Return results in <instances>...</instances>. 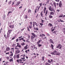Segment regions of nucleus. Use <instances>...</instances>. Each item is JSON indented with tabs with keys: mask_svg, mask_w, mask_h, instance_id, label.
Listing matches in <instances>:
<instances>
[{
	"mask_svg": "<svg viewBox=\"0 0 65 65\" xmlns=\"http://www.w3.org/2000/svg\"><path fill=\"white\" fill-rule=\"evenodd\" d=\"M55 12L53 11L50 12V15H54V14L55 13H54Z\"/></svg>",
	"mask_w": 65,
	"mask_h": 65,
	"instance_id": "9",
	"label": "nucleus"
},
{
	"mask_svg": "<svg viewBox=\"0 0 65 65\" xmlns=\"http://www.w3.org/2000/svg\"><path fill=\"white\" fill-rule=\"evenodd\" d=\"M6 58L7 59H9V57H7Z\"/></svg>",
	"mask_w": 65,
	"mask_h": 65,
	"instance_id": "64",
	"label": "nucleus"
},
{
	"mask_svg": "<svg viewBox=\"0 0 65 65\" xmlns=\"http://www.w3.org/2000/svg\"><path fill=\"white\" fill-rule=\"evenodd\" d=\"M32 23H33V27H34V26H35V22H33Z\"/></svg>",
	"mask_w": 65,
	"mask_h": 65,
	"instance_id": "31",
	"label": "nucleus"
},
{
	"mask_svg": "<svg viewBox=\"0 0 65 65\" xmlns=\"http://www.w3.org/2000/svg\"><path fill=\"white\" fill-rule=\"evenodd\" d=\"M51 46L52 47V48H53L54 47V45L52 44H51Z\"/></svg>",
	"mask_w": 65,
	"mask_h": 65,
	"instance_id": "42",
	"label": "nucleus"
},
{
	"mask_svg": "<svg viewBox=\"0 0 65 65\" xmlns=\"http://www.w3.org/2000/svg\"><path fill=\"white\" fill-rule=\"evenodd\" d=\"M44 57H43L42 58V60L43 61L44 60Z\"/></svg>",
	"mask_w": 65,
	"mask_h": 65,
	"instance_id": "39",
	"label": "nucleus"
},
{
	"mask_svg": "<svg viewBox=\"0 0 65 65\" xmlns=\"http://www.w3.org/2000/svg\"><path fill=\"white\" fill-rule=\"evenodd\" d=\"M20 54H18L16 55V58L17 59H19L20 58Z\"/></svg>",
	"mask_w": 65,
	"mask_h": 65,
	"instance_id": "12",
	"label": "nucleus"
},
{
	"mask_svg": "<svg viewBox=\"0 0 65 65\" xmlns=\"http://www.w3.org/2000/svg\"><path fill=\"white\" fill-rule=\"evenodd\" d=\"M24 29H25V28H24V29H21V31H24Z\"/></svg>",
	"mask_w": 65,
	"mask_h": 65,
	"instance_id": "63",
	"label": "nucleus"
},
{
	"mask_svg": "<svg viewBox=\"0 0 65 65\" xmlns=\"http://www.w3.org/2000/svg\"><path fill=\"white\" fill-rule=\"evenodd\" d=\"M11 3V1H10L8 2V4L9 5H10Z\"/></svg>",
	"mask_w": 65,
	"mask_h": 65,
	"instance_id": "40",
	"label": "nucleus"
},
{
	"mask_svg": "<svg viewBox=\"0 0 65 65\" xmlns=\"http://www.w3.org/2000/svg\"><path fill=\"white\" fill-rule=\"evenodd\" d=\"M22 60L21 59H17V62L19 63H22Z\"/></svg>",
	"mask_w": 65,
	"mask_h": 65,
	"instance_id": "4",
	"label": "nucleus"
},
{
	"mask_svg": "<svg viewBox=\"0 0 65 65\" xmlns=\"http://www.w3.org/2000/svg\"><path fill=\"white\" fill-rule=\"evenodd\" d=\"M35 37H33V36H32L31 37V39H33Z\"/></svg>",
	"mask_w": 65,
	"mask_h": 65,
	"instance_id": "34",
	"label": "nucleus"
},
{
	"mask_svg": "<svg viewBox=\"0 0 65 65\" xmlns=\"http://www.w3.org/2000/svg\"><path fill=\"white\" fill-rule=\"evenodd\" d=\"M14 25H10L9 26V27L10 28H11V29H13V28H14Z\"/></svg>",
	"mask_w": 65,
	"mask_h": 65,
	"instance_id": "15",
	"label": "nucleus"
},
{
	"mask_svg": "<svg viewBox=\"0 0 65 65\" xmlns=\"http://www.w3.org/2000/svg\"><path fill=\"white\" fill-rule=\"evenodd\" d=\"M3 20H5V15H4L3 16Z\"/></svg>",
	"mask_w": 65,
	"mask_h": 65,
	"instance_id": "29",
	"label": "nucleus"
},
{
	"mask_svg": "<svg viewBox=\"0 0 65 65\" xmlns=\"http://www.w3.org/2000/svg\"><path fill=\"white\" fill-rule=\"evenodd\" d=\"M12 5H13V4H14V2H12Z\"/></svg>",
	"mask_w": 65,
	"mask_h": 65,
	"instance_id": "61",
	"label": "nucleus"
},
{
	"mask_svg": "<svg viewBox=\"0 0 65 65\" xmlns=\"http://www.w3.org/2000/svg\"><path fill=\"white\" fill-rule=\"evenodd\" d=\"M56 4V5H57V6H58V5H59V3H57Z\"/></svg>",
	"mask_w": 65,
	"mask_h": 65,
	"instance_id": "62",
	"label": "nucleus"
},
{
	"mask_svg": "<svg viewBox=\"0 0 65 65\" xmlns=\"http://www.w3.org/2000/svg\"><path fill=\"white\" fill-rule=\"evenodd\" d=\"M30 25H31L32 26V22H30Z\"/></svg>",
	"mask_w": 65,
	"mask_h": 65,
	"instance_id": "49",
	"label": "nucleus"
},
{
	"mask_svg": "<svg viewBox=\"0 0 65 65\" xmlns=\"http://www.w3.org/2000/svg\"><path fill=\"white\" fill-rule=\"evenodd\" d=\"M45 65H50V63H47V62H46L45 63Z\"/></svg>",
	"mask_w": 65,
	"mask_h": 65,
	"instance_id": "36",
	"label": "nucleus"
},
{
	"mask_svg": "<svg viewBox=\"0 0 65 65\" xmlns=\"http://www.w3.org/2000/svg\"><path fill=\"white\" fill-rule=\"evenodd\" d=\"M9 61L10 62L13 61V58H12L11 59H9Z\"/></svg>",
	"mask_w": 65,
	"mask_h": 65,
	"instance_id": "28",
	"label": "nucleus"
},
{
	"mask_svg": "<svg viewBox=\"0 0 65 65\" xmlns=\"http://www.w3.org/2000/svg\"><path fill=\"white\" fill-rule=\"evenodd\" d=\"M21 45H22L23 46V45H25V43L24 42H23L22 43H21Z\"/></svg>",
	"mask_w": 65,
	"mask_h": 65,
	"instance_id": "33",
	"label": "nucleus"
},
{
	"mask_svg": "<svg viewBox=\"0 0 65 65\" xmlns=\"http://www.w3.org/2000/svg\"><path fill=\"white\" fill-rule=\"evenodd\" d=\"M24 18L25 19H27L28 18V16L27 15H25L24 17Z\"/></svg>",
	"mask_w": 65,
	"mask_h": 65,
	"instance_id": "21",
	"label": "nucleus"
},
{
	"mask_svg": "<svg viewBox=\"0 0 65 65\" xmlns=\"http://www.w3.org/2000/svg\"><path fill=\"white\" fill-rule=\"evenodd\" d=\"M31 35H32V36L34 37H35V34L33 32H32L31 34Z\"/></svg>",
	"mask_w": 65,
	"mask_h": 65,
	"instance_id": "24",
	"label": "nucleus"
},
{
	"mask_svg": "<svg viewBox=\"0 0 65 65\" xmlns=\"http://www.w3.org/2000/svg\"><path fill=\"white\" fill-rule=\"evenodd\" d=\"M23 37L22 36H20L18 38V39H19V41H21V40H24V38H22Z\"/></svg>",
	"mask_w": 65,
	"mask_h": 65,
	"instance_id": "2",
	"label": "nucleus"
},
{
	"mask_svg": "<svg viewBox=\"0 0 65 65\" xmlns=\"http://www.w3.org/2000/svg\"><path fill=\"white\" fill-rule=\"evenodd\" d=\"M60 21L61 22H64V21H63V20H61V19H60Z\"/></svg>",
	"mask_w": 65,
	"mask_h": 65,
	"instance_id": "53",
	"label": "nucleus"
},
{
	"mask_svg": "<svg viewBox=\"0 0 65 65\" xmlns=\"http://www.w3.org/2000/svg\"><path fill=\"white\" fill-rule=\"evenodd\" d=\"M4 37H5V38H6V39H7V37H6V35H5V34L4 36Z\"/></svg>",
	"mask_w": 65,
	"mask_h": 65,
	"instance_id": "44",
	"label": "nucleus"
},
{
	"mask_svg": "<svg viewBox=\"0 0 65 65\" xmlns=\"http://www.w3.org/2000/svg\"><path fill=\"white\" fill-rule=\"evenodd\" d=\"M47 12H48V10H46L45 14V15H46V17L47 16L46 15L47 14Z\"/></svg>",
	"mask_w": 65,
	"mask_h": 65,
	"instance_id": "26",
	"label": "nucleus"
},
{
	"mask_svg": "<svg viewBox=\"0 0 65 65\" xmlns=\"http://www.w3.org/2000/svg\"><path fill=\"white\" fill-rule=\"evenodd\" d=\"M28 27L30 29H31L32 27V26L31 25H29Z\"/></svg>",
	"mask_w": 65,
	"mask_h": 65,
	"instance_id": "37",
	"label": "nucleus"
},
{
	"mask_svg": "<svg viewBox=\"0 0 65 65\" xmlns=\"http://www.w3.org/2000/svg\"><path fill=\"white\" fill-rule=\"evenodd\" d=\"M40 25H41V26H43V24L41 23H40Z\"/></svg>",
	"mask_w": 65,
	"mask_h": 65,
	"instance_id": "50",
	"label": "nucleus"
},
{
	"mask_svg": "<svg viewBox=\"0 0 65 65\" xmlns=\"http://www.w3.org/2000/svg\"><path fill=\"white\" fill-rule=\"evenodd\" d=\"M10 13H12V12H11V11H9L8 12V14H9Z\"/></svg>",
	"mask_w": 65,
	"mask_h": 65,
	"instance_id": "54",
	"label": "nucleus"
},
{
	"mask_svg": "<svg viewBox=\"0 0 65 65\" xmlns=\"http://www.w3.org/2000/svg\"><path fill=\"white\" fill-rule=\"evenodd\" d=\"M49 19H52L53 18V16H52L50 14L49 16Z\"/></svg>",
	"mask_w": 65,
	"mask_h": 65,
	"instance_id": "19",
	"label": "nucleus"
},
{
	"mask_svg": "<svg viewBox=\"0 0 65 65\" xmlns=\"http://www.w3.org/2000/svg\"><path fill=\"white\" fill-rule=\"evenodd\" d=\"M12 30H11L10 29L8 30V31L7 32V34H10L11 32H12Z\"/></svg>",
	"mask_w": 65,
	"mask_h": 65,
	"instance_id": "5",
	"label": "nucleus"
},
{
	"mask_svg": "<svg viewBox=\"0 0 65 65\" xmlns=\"http://www.w3.org/2000/svg\"><path fill=\"white\" fill-rule=\"evenodd\" d=\"M17 46H18V47H19V48H21V45H19V43H17Z\"/></svg>",
	"mask_w": 65,
	"mask_h": 65,
	"instance_id": "11",
	"label": "nucleus"
},
{
	"mask_svg": "<svg viewBox=\"0 0 65 65\" xmlns=\"http://www.w3.org/2000/svg\"><path fill=\"white\" fill-rule=\"evenodd\" d=\"M52 25L51 23H49L48 24V27H51V26H52Z\"/></svg>",
	"mask_w": 65,
	"mask_h": 65,
	"instance_id": "25",
	"label": "nucleus"
},
{
	"mask_svg": "<svg viewBox=\"0 0 65 65\" xmlns=\"http://www.w3.org/2000/svg\"><path fill=\"white\" fill-rule=\"evenodd\" d=\"M46 9V7L44 8V10L45 11Z\"/></svg>",
	"mask_w": 65,
	"mask_h": 65,
	"instance_id": "52",
	"label": "nucleus"
},
{
	"mask_svg": "<svg viewBox=\"0 0 65 65\" xmlns=\"http://www.w3.org/2000/svg\"><path fill=\"white\" fill-rule=\"evenodd\" d=\"M40 8V6H39L38 8V10H39V8Z\"/></svg>",
	"mask_w": 65,
	"mask_h": 65,
	"instance_id": "51",
	"label": "nucleus"
},
{
	"mask_svg": "<svg viewBox=\"0 0 65 65\" xmlns=\"http://www.w3.org/2000/svg\"><path fill=\"white\" fill-rule=\"evenodd\" d=\"M55 1H56V2H59L60 0H55Z\"/></svg>",
	"mask_w": 65,
	"mask_h": 65,
	"instance_id": "56",
	"label": "nucleus"
},
{
	"mask_svg": "<svg viewBox=\"0 0 65 65\" xmlns=\"http://www.w3.org/2000/svg\"><path fill=\"white\" fill-rule=\"evenodd\" d=\"M13 58L14 59H15V58H16V55H14L13 56Z\"/></svg>",
	"mask_w": 65,
	"mask_h": 65,
	"instance_id": "48",
	"label": "nucleus"
},
{
	"mask_svg": "<svg viewBox=\"0 0 65 65\" xmlns=\"http://www.w3.org/2000/svg\"><path fill=\"white\" fill-rule=\"evenodd\" d=\"M64 34H65V28H64L62 29Z\"/></svg>",
	"mask_w": 65,
	"mask_h": 65,
	"instance_id": "27",
	"label": "nucleus"
},
{
	"mask_svg": "<svg viewBox=\"0 0 65 65\" xmlns=\"http://www.w3.org/2000/svg\"><path fill=\"white\" fill-rule=\"evenodd\" d=\"M41 15L42 17H43V14H40Z\"/></svg>",
	"mask_w": 65,
	"mask_h": 65,
	"instance_id": "57",
	"label": "nucleus"
},
{
	"mask_svg": "<svg viewBox=\"0 0 65 65\" xmlns=\"http://www.w3.org/2000/svg\"><path fill=\"white\" fill-rule=\"evenodd\" d=\"M39 36H40V37H41L42 36H45V35L43 34H40V35Z\"/></svg>",
	"mask_w": 65,
	"mask_h": 65,
	"instance_id": "23",
	"label": "nucleus"
},
{
	"mask_svg": "<svg viewBox=\"0 0 65 65\" xmlns=\"http://www.w3.org/2000/svg\"><path fill=\"white\" fill-rule=\"evenodd\" d=\"M48 63H51V61H50V60H48Z\"/></svg>",
	"mask_w": 65,
	"mask_h": 65,
	"instance_id": "43",
	"label": "nucleus"
},
{
	"mask_svg": "<svg viewBox=\"0 0 65 65\" xmlns=\"http://www.w3.org/2000/svg\"><path fill=\"white\" fill-rule=\"evenodd\" d=\"M20 3H21L20 1L18 2H17V3L16 4V6H18L19 5V4H20Z\"/></svg>",
	"mask_w": 65,
	"mask_h": 65,
	"instance_id": "13",
	"label": "nucleus"
},
{
	"mask_svg": "<svg viewBox=\"0 0 65 65\" xmlns=\"http://www.w3.org/2000/svg\"><path fill=\"white\" fill-rule=\"evenodd\" d=\"M22 8V6H21L19 7V8L20 9H21V8Z\"/></svg>",
	"mask_w": 65,
	"mask_h": 65,
	"instance_id": "58",
	"label": "nucleus"
},
{
	"mask_svg": "<svg viewBox=\"0 0 65 65\" xmlns=\"http://www.w3.org/2000/svg\"><path fill=\"white\" fill-rule=\"evenodd\" d=\"M19 38H18V39H17L16 40V42H18V41H19Z\"/></svg>",
	"mask_w": 65,
	"mask_h": 65,
	"instance_id": "47",
	"label": "nucleus"
},
{
	"mask_svg": "<svg viewBox=\"0 0 65 65\" xmlns=\"http://www.w3.org/2000/svg\"><path fill=\"white\" fill-rule=\"evenodd\" d=\"M51 54H52V55H55V54L54 53V52H51Z\"/></svg>",
	"mask_w": 65,
	"mask_h": 65,
	"instance_id": "35",
	"label": "nucleus"
},
{
	"mask_svg": "<svg viewBox=\"0 0 65 65\" xmlns=\"http://www.w3.org/2000/svg\"><path fill=\"white\" fill-rule=\"evenodd\" d=\"M39 5H40V6H42V3H40V4Z\"/></svg>",
	"mask_w": 65,
	"mask_h": 65,
	"instance_id": "46",
	"label": "nucleus"
},
{
	"mask_svg": "<svg viewBox=\"0 0 65 65\" xmlns=\"http://www.w3.org/2000/svg\"><path fill=\"white\" fill-rule=\"evenodd\" d=\"M29 12L30 13L31 12V10H30V9H29L28 10V13H29Z\"/></svg>",
	"mask_w": 65,
	"mask_h": 65,
	"instance_id": "22",
	"label": "nucleus"
},
{
	"mask_svg": "<svg viewBox=\"0 0 65 65\" xmlns=\"http://www.w3.org/2000/svg\"><path fill=\"white\" fill-rule=\"evenodd\" d=\"M25 56V55L24 54L23 55H21V57H22V56Z\"/></svg>",
	"mask_w": 65,
	"mask_h": 65,
	"instance_id": "59",
	"label": "nucleus"
},
{
	"mask_svg": "<svg viewBox=\"0 0 65 65\" xmlns=\"http://www.w3.org/2000/svg\"><path fill=\"white\" fill-rule=\"evenodd\" d=\"M62 47V45L61 44H58V46L56 47V48H59V49H61V48Z\"/></svg>",
	"mask_w": 65,
	"mask_h": 65,
	"instance_id": "3",
	"label": "nucleus"
},
{
	"mask_svg": "<svg viewBox=\"0 0 65 65\" xmlns=\"http://www.w3.org/2000/svg\"><path fill=\"white\" fill-rule=\"evenodd\" d=\"M53 5L54 6L55 8H56V3L55 2H54L53 3Z\"/></svg>",
	"mask_w": 65,
	"mask_h": 65,
	"instance_id": "18",
	"label": "nucleus"
},
{
	"mask_svg": "<svg viewBox=\"0 0 65 65\" xmlns=\"http://www.w3.org/2000/svg\"><path fill=\"white\" fill-rule=\"evenodd\" d=\"M21 59H22V60H25V58H21Z\"/></svg>",
	"mask_w": 65,
	"mask_h": 65,
	"instance_id": "60",
	"label": "nucleus"
},
{
	"mask_svg": "<svg viewBox=\"0 0 65 65\" xmlns=\"http://www.w3.org/2000/svg\"><path fill=\"white\" fill-rule=\"evenodd\" d=\"M38 47H40V46H42V45L39 44H38Z\"/></svg>",
	"mask_w": 65,
	"mask_h": 65,
	"instance_id": "32",
	"label": "nucleus"
},
{
	"mask_svg": "<svg viewBox=\"0 0 65 65\" xmlns=\"http://www.w3.org/2000/svg\"><path fill=\"white\" fill-rule=\"evenodd\" d=\"M28 45H26V46L24 47V50H26L28 48Z\"/></svg>",
	"mask_w": 65,
	"mask_h": 65,
	"instance_id": "7",
	"label": "nucleus"
},
{
	"mask_svg": "<svg viewBox=\"0 0 65 65\" xmlns=\"http://www.w3.org/2000/svg\"><path fill=\"white\" fill-rule=\"evenodd\" d=\"M10 50V48L9 47H6V51H9Z\"/></svg>",
	"mask_w": 65,
	"mask_h": 65,
	"instance_id": "10",
	"label": "nucleus"
},
{
	"mask_svg": "<svg viewBox=\"0 0 65 65\" xmlns=\"http://www.w3.org/2000/svg\"><path fill=\"white\" fill-rule=\"evenodd\" d=\"M41 21L42 22V23H43V22H44L45 21L42 20V19H41Z\"/></svg>",
	"mask_w": 65,
	"mask_h": 65,
	"instance_id": "45",
	"label": "nucleus"
},
{
	"mask_svg": "<svg viewBox=\"0 0 65 65\" xmlns=\"http://www.w3.org/2000/svg\"><path fill=\"white\" fill-rule=\"evenodd\" d=\"M49 41H50V43H53V44H54L53 41V40H52V39H50L49 40Z\"/></svg>",
	"mask_w": 65,
	"mask_h": 65,
	"instance_id": "14",
	"label": "nucleus"
},
{
	"mask_svg": "<svg viewBox=\"0 0 65 65\" xmlns=\"http://www.w3.org/2000/svg\"><path fill=\"white\" fill-rule=\"evenodd\" d=\"M62 2L60 1L59 4V6L60 7V8L62 7Z\"/></svg>",
	"mask_w": 65,
	"mask_h": 65,
	"instance_id": "6",
	"label": "nucleus"
},
{
	"mask_svg": "<svg viewBox=\"0 0 65 65\" xmlns=\"http://www.w3.org/2000/svg\"><path fill=\"white\" fill-rule=\"evenodd\" d=\"M15 38V37H14L13 38H12V40H13V39H14Z\"/></svg>",
	"mask_w": 65,
	"mask_h": 65,
	"instance_id": "55",
	"label": "nucleus"
},
{
	"mask_svg": "<svg viewBox=\"0 0 65 65\" xmlns=\"http://www.w3.org/2000/svg\"><path fill=\"white\" fill-rule=\"evenodd\" d=\"M10 37V34L7 33V39H9Z\"/></svg>",
	"mask_w": 65,
	"mask_h": 65,
	"instance_id": "8",
	"label": "nucleus"
},
{
	"mask_svg": "<svg viewBox=\"0 0 65 65\" xmlns=\"http://www.w3.org/2000/svg\"><path fill=\"white\" fill-rule=\"evenodd\" d=\"M49 10L51 11H53L54 12H55V10L53 8H52V6H50V7L48 8Z\"/></svg>",
	"mask_w": 65,
	"mask_h": 65,
	"instance_id": "1",
	"label": "nucleus"
},
{
	"mask_svg": "<svg viewBox=\"0 0 65 65\" xmlns=\"http://www.w3.org/2000/svg\"><path fill=\"white\" fill-rule=\"evenodd\" d=\"M27 30L28 31H30V29H29V28L28 27H27Z\"/></svg>",
	"mask_w": 65,
	"mask_h": 65,
	"instance_id": "41",
	"label": "nucleus"
},
{
	"mask_svg": "<svg viewBox=\"0 0 65 65\" xmlns=\"http://www.w3.org/2000/svg\"><path fill=\"white\" fill-rule=\"evenodd\" d=\"M56 55H58V56L60 55V53H56Z\"/></svg>",
	"mask_w": 65,
	"mask_h": 65,
	"instance_id": "38",
	"label": "nucleus"
},
{
	"mask_svg": "<svg viewBox=\"0 0 65 65\" xmlns=\"http://www.w3.org/2000/svg\"><path fill=\"white\" fill-rule=\"evenodd\" d=\"M34 29L36 31H37V30H38V27H36V28L35 27H34Z\"/></svg>",
	"mask_w": 65,
	"mask_h": 65,
	"instance_id": "17",
	"label": "nucleus"
},
{
	"mask_svg": "<svg viewBox=\"0 0 65 65\" xmlns=\"http://www.w3.org/2000/svg\"><path fill=\"white\" fill-rule=\"evenodd\" d=\"M53 52H54V54H55V55H56V54H57V52L56 51V50H54L53 51Z\"/></svg>",
	"mask_w": 65,
	"mask_h": 65,
	"instance_id": "30",
	"label": "nucleus"
},
{
	"mask_svg": "<svg viewBox=\"0 0 65 65\" xmlns=\"http://www.w3.org/2000/svg\"><path fill=\"white\" fill-rule=\"evenodd\" d=\"M63 17V14H61L58 17V18H62Z\"/></svg>",
	"mask_w": 65,
	"mask_h": 65,
	"instance_id": "20",
	"label": "nucleus"
},
{
	"mask_svg": "<svg viewBox=\"0 0 65 65\" xmlns=\"http://www.w3.org/2000/svg\"><path fill=\"white\" fill-rule=\"evenodd\" d=\"M41 41H42V40L41 39L37 42V44H39V43Z\"/></svg>",
	"mask_w": 65,
	"mask_h": 65,
	"instance_id": "16",
	"label": "nucleus"
}]
</instances>
